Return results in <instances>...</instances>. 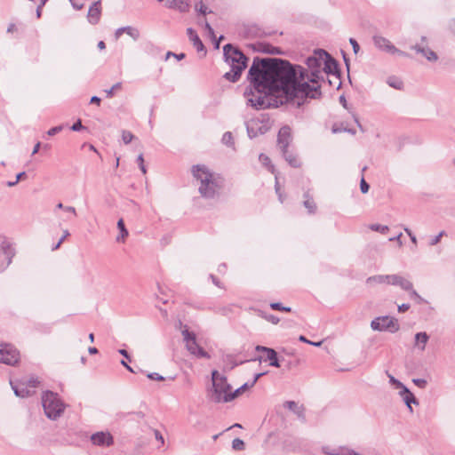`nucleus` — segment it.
Returning <instances> with one entry per match:
<instances>
[{"instance_id":"nucleus-1","label":"nucleus","mask_w":455,"mask_h":455,"mask_svg":"<svg viewBox=\"0 0 455 455\" xmlns=\"http://www.w3.org/2000/svg\"><path fill=\"white\" fill-rule=\"evenodd\" d=\"M305 75L301 66L286 60L255 57L247 75L250 87L243 93L247 104L255 109L276 108L283 100L273 99L275 93H282L285 102L297 104L298 95L307 94V89L311 91L307 83L298 81V77L304 78Z\"/></svg>"},{"instance_id":"nucleus-2","label":"nucleus","mask_w":455,"mask_h":455,"mask_svg":"<svg viewBox=\"0 0 455 455\" xmlns=\"http://www.w3.org/2000/svg\"><path fill=\"white\" fill-rule=\"evenodd\" d=\"M326 56V51L323 49H317L314 52L313 55L309 56L306 60L307 68L304 78L298 77L299 83H307L310 92L307 94L301 93L298 95L297 105L300 107L304 100L309 99H318L321 96V85L320 82L323 81V76L322 74L323 59ZM303 68V67H301ZM307 92V89L306 90Z\"/></svg>"},{"instance_id":"nucleus-3","label":"nucleus","mask_w":455,"mask_h":455,"mask_svg":"<svg viewBox=\"0 0 455 455\" xmlns=\"http://www.w3.org/2000/svg\"><path fill=\"white\" fill-rule=\"evenodd\" d=\"M223 55L225 61L231 68V70L225 73L223 77L229 82L235 83L240 79L243 71L246 68L248 58L231 44L224 45Z\"/></svg>"},{"instance_id":"nucleus-4","label":"nucleus","mask_w":455,"mask_h":455,"mask_svg":"<svg viewBox=\"0 0 455 455\" xmlns=\"http://www.w3.org/2000/svg\"><path fill=\"white\" fill-rule=\"evenodd\" d=\"M194 177L200 182L198 190L203 197L213 198L221 188L220 178H216L205 166L195 165L192 168Z\"/></svg>"},{"instance_id":"nucleus-5","label":"nucleus","mask_w":455,"mask_h":455,"mask_svg":"<svg viewBox=\"0 0 455 455\" xmlns=\"http://www.w3.org/2000/svg\"><path fill=\"white\" fill-rule=\"evenodd\" d=\"M42 405L45 416L52 420L60 418L66 409V404L58 394L52 391H46L43 394Z\"/></svg>"},{"instance_id":"nucleus-6","label":"nucleus","mask_w":455,"mask_h":455,"mask_svg":"<svg viewBox=\"0 0 455 455\" xmlns=\"http://www.w3.org/2000/svg\"><path fill=\"white\" fill-rule=\"evenodd\" d=\"M212 389L210 392L211 400L214 403H228L225 399L231 394V386L228 383L227 378L220 375L218 371L212 373Z\"/></svg>"},{"instance_id":"nucleus-7","label":"nucleus","mask_w":455,"mask_h":455,"mask_svg":"<svg viewBox=\"0 0 455 455\" xmlns=\"http://www.w3.org/2000/svg\"><path fill=\"white\" fill-rule=\"evenodd\" d=\"M248 136L252 139L259 135L265 134L271 128L269 118L262 116L261 118H251L245 122Z\"/></svg>"},{"instance_id":"nucleus-8","label":"nucleus","mask_w":455,"mask_h":455,"mask_svg":"<svg viewBox=\"0 0 455 455\" xmlns=\"http://www.w3.org/2000/svg\"><path fill=\"white\" fill-rule=\"evenodd\" d=\"M184 341L188 350L194 355L200 358H210L209 354L201 347L196 339L194 332H190L187 328L182 331Z\"/></svg>"},{"instance_id":"nucleus-9","label":"nucleus","mask_w":455,"mask_h":455,"mask_svg":"<svg viewBox=\"0 0 455 455\" xmlns=\"http://www.w3.org/2000/svg\"><path fill=\"white\" fill-rule=\"evenodd\" d=\"M371 327L374 331L396 332L399 330V323L398 321L393 317L380 316L371 321Z\"/></svg>"},{"instance_id":"nucleus-10","label":"nucleus","mask_w":455,"mask_h":455,"mask_svg":"<svg viewBox=\"0 0 455 455\" xmlns=\"http://www.w3.org/2000/svg\"><path fill=\"white\" fill-rule=\"evenodd\" d=\"M20 353L12 345L0 344V363L14 365L19 362Z\"/></svg>"},{"instance_id":"nucleus-11","label":"nucleus","mask_w":455,"mask_h":455,"mask_svg":"<svg viewBox=\"0 0 455 455\" xmlns=\"http://www.w3.org/2000/svg\"><path fill=\"white\" fill-rule=\"evenodd\" d=\"M374 45L380 51L387 52L390 54H398L403 57H408V53L396 48L387 38L381 36H374L372 37Z\"/></svg>"},{"instance_id":"nucleus-12","label":"nucleus","mask_w":455,"mask_h":455,"mask_svg":"<svg viewBox=\"0 0 455 455\" xmlns=\"http://www.w3.org/2000/svg\"><path fill=\"white\" fill-rule=\"evenodd\" d=\"M1 251L4 255L5 261L0 262V272L4 271L12 262V259L16 254L14 244L7 239L1 243Z\"/></svg>"},{"instance_id":"nucleus-13","label":"nucleus","mask_w":455,"mask_h":455,"mask_svg":"<svg viewBox=\"0 0 455 455\" xmlns=\"http://www.w3.org/2000/svg\"><path fill=\"white\" fill-rule=\"evenodd\" d=\"M255 350L257 352L266 353V358H263L262 356H258L254 359H251V361H259V362L269 361L270 366H274V367H277V368L280 367L279 360L277 358V353L275 352V349L258 345V346H256Z\"/></svg>"},{"instance_id":"nucleus-14","label":"nucleus","mask_w":455,"mask_h":455,"mask_svg":"<svg viewBox=\"0 0 455 455\" xmlns=\"http://www.w3.org/2000/svg\"><path fill=\"white\" fill-rule=\"evenodd\" d=\"M92 443L99 447H110L114 444V436L108 431H99L90 437Z\"/></svg>"},{"instance_id":"nucleus-15","label":"nucleus","mask_w":455,"mask_h":455,"mask_svg":"<svg viewBox=\"0 0 455 455\" xmlns=\"http://www.w3.org/2000/svg\"><path fill=\"white\" fill-rule=\"evenodd\" d=\"M322 74L327 75H337V78H339V64L337 60L332 58L327 52L326 56L323 59Z\"/></svg>"},{"instance_id":"nucleus-16","label":"nucleus","mask_w":455,"mask_h":455,"mask_svg":"<svg viewBox=\"0 0 455 455\" xmlns=\"http://www.w3.org/2000/svg\"><path fill=\"white\" fill-rule=\"evenodd\" d=\"M291 141V130L289 126H283L278 132L277 143L281 151L288 149Z\"/></svg>"},{"instance_id":"nucleus-17","label":"nucleus","mask_w":455,"mask_h":455,"mask_svg":"<svg viewBox=\"0 0 455 455\" xmlns=\"http://www.w3.org/2000/svg\"><path fill=\"white\" fill-rule=\"evenodd\" d=\"M322 451L326 455H362L361 453L350 449L347 446H339L331 448L330 446H323Z\"/></svg>"},{"instance_id":"nucleus-18","label":"nucleus","mask_w":455,"mask_h":455,"mask_svg":"<svg viewBox=\"0 0 455 455\" xmlns=\"http://www.w3.org/2000/svg\"><path fill=\"white\" fill-rule=\"evenodd\" d=\"M101 15V4L100 1L94 2L89 8L87 19L88 21L95 25L100 21Z\"/></svg>"},{"instance_id":"nucleus-19","label":"nucleus","mask_w":455,"mask_h":455,"mask_svg":"<svg viewBox=\"0 0 455 455\" xmlns=\"http://www.w3.org/2000/svg\"><path fill=\"white\" fill-rule=\"evenodd\" d=\"M252 46H253L254 51L259 52L262 53L272 54V55H279V54L283 53V52L280 48L275 47L267 43H256Z\"/></svg>"},{"instance_id":"nucleus-20","label":"nucleus","mask_w":455,"mask_h":455,"mask_svg":"<svg viewBox=\"0 0 455 455\" xmlns=\"http://www.w3.org/2000/svg\"><path fill=\"white\" fill-rule=\"evenodd\" d=\"M411 48L418 53L422 54L429 61H435L438 59L437 54L432 51L427 44H415Z\"/></svg>"},{"instance_id":"nucleus-21","label":"nucleus","mask_w":455,"mask_h":455,"mask_svg":"<svg viewBox=\"0 0 455 455\" xmlns=\"http://www.w3.org/2000/svg\"><path fill=\"white\" fill-rule=\"evenodd\" d=\"M10 384L16 396L24 398L31 396L35 393V390L29 389L24 381L20 384H15L14 382L10 381Z\"/></svg>"},{"instance_id":"nucleus-22","label":"nucleus","mask_w":455,"mask_h":455,"mask_svg":"<svg viewBox=\"0 0 455 455\" xmlns=\"http://www.w3.org/2000/svg\"><path fill=\"white\" fill-rule=\"evenodd\" d=\"M165 5L169 9H175L180 12H187L189 10L188 0H167Z\"/></svg>"},{"instance_id":"nucleus-23","label":"nucleus","mask_w":455,"mask_h":455,"mask_svg":"<svg viewBox=\"0 0 455 455\" xmlns=\"http://www.w3.org/2000/svg\"><path fill=\"white\" fill-rule=\"evenodd\" d=\"M187 34L189 40L193 43V45L195 46L196 51L198 52H204L205 53V47L203 42L201 41L200 37L198 36L197 33L192 28H188L187 29Z\"/></svg>"},{"instance_id":"nucleus-24","label":"nucleus","mask_w":455,"mask_h":455,"mask_svg":"<svg viewBox=\"0 0 455 455\" xmlns=\"http://www.w3.org/2000/svg\"><path fill=\"white\" fill-rule=\"evenodd\" d=\"M283 405L285 408L292 411L298 416V418L300 419L303 422L306 421L305 408L303 407V405H299L294 401H287L284 403Z\"/></svg>"},{"instance_id":"nucleus-25","label":"nucleus","mask_w":455,"mask_h":455,"mask_svg":"<svg viewBox=\"0 0 455 455\" xmlns=\"http://www.w3.org/2000/svg\"><path fill=\"white\" fill-rule=\"evenodd\" d=\"M124 32H127V35H129L134 40H137L140 37V32L137 28L127 26V27L119 28L116 30V33H115L116 38H119L120 36Z\"/></svg>"},{"instance_id":"nucleus-26","label":"nucleus","mask_w":455,"mask_h":455,"mask_svg":"<svg viewBox=\"0 0 455 455\" xmlns=\"http://www.w3.org/2000/svg\"><path fill=\"white\" fill-rule=\"evenodd\" d=\"M429 339V336L427 332L421 331L415 334V343L414 346L418 347L419 350L424 351L426 345Z\"/></svg>"},{"instance_id":"nucleus-27","label":"nucleus","mask_w":455,"mask_h":455,"mask_svg":"<svg viewBox=\"0 0 455 455\" xmlns=\"http://www.w3.org/2000/svg\"><path fill=\"white\" fill-rule=\"evenodd\" d=\"M284 159L289 163V164L292 167H299L300 165L299 160L297 156L291 152L289 149H284L282 151Z\"/></svg>"},{"instance_id":"nucleus-28","label":"nucleus","mask_w":455,"mask_h":455,"mask_svg":"<svg viewBox=\"0 0 455 455\" xmlns=\"http://www.w3.org/2000/svg\"><path fill=\"white\" fill-rule=\"evenodd\" d=\"M117 228L120 231V235L116 236V242L124 243L126 237L129 235V232L125 228L124 221L123 219H120L117 221Z\"/></svg>"},{"instance_id":"nucleus-29","label":"nucleus","mask_w":455,"mask_h":455,"mask_svg":"<svg viewBox=\"0 0 455 455\" xmlns=\"http://www.w3.org/2000/svg\"><path fill=\"white\" fill-rule=\"evenodd\" d=\"M367 283H388V275H377L373 276H370L366 280Z\"/></svg>"},{"instance_id":"nucleus-30","label":"nucleus","mask_w":455,"mask_h":455,"mask_svg":"<svg viewBox=\"0 0 455 455\" xmlns=\"http://www.w3.org/2000/svg\"><path fill=\"white\" fill-rule=\"evenodd\" d=\"M251 387L250 386L249 383H244L243 385H242L240 387H238L237 389H235L234 392L231 391V394L228 397V399H225L226 401H232L234 400L235 398H236L238 395H240L243 392H244L245 390L251 388Z\"/></svg>"},{"instance_id":"nucleus-31","label":"nucleus","mask_w":455,"mask_h":455,"mask_svg":"<svg viewBox=\"0 0 455 455\" xmlns=\"http://www.w3.org/2000/svg\"><path fill=\"white\" fill-rule=\"evenodd\" d=\"M304 206L307 209L309 213H314L316 209L314 200L309 196L307 192L304 194Z\"/></svg>"},{"instance_id":"nucleus-32","label":"nucleus","mask_w":455,"mask_h":455,"mask_svg":"<svg viewBox=\"0 0 455 455\" xmlns=\"http://www.w3.org/2000/svg\"><path fill=\"white\" fill-rule=\"evenodd\" d=\"M387 83L390 87L395 88L396 90H401L403 89V81L395 76L388 77Z\"/></svg>"},{"instance_id":"nucleus-33","label":"nucleus","mask_w":455,"mask_h":455,"mask_svg":"<svg viewBox=\"0 0 455 455\" xmlns=\"http://www.w3.org/2000/svg\"><path fill=\"white\" fill-rule=\"evenodd\" d=\"M406 406L409 408L410 411L412 412L411 403L418 404V401L415 398L414 395L411 392L408 395L402 397Z\"/></svg>"},{"instance_id":"nucleus-34","label":"nucleus","mask_w":455,"mask_h":455,"mask_svg":"<svg viewBox=\"0 0 455 455\" xmlns=\"http://www.w3.org/2000/svg\"><path fill=\"white\" fill-rule=\"evenodd\" d=\"M259 161L262 163V164H264L265 166L267 167V169L272 172V173H275V167L274 165L271 164V161H270V158L264 155V154H260L259 156Z\"/></svg>"},{"instance_id":"nucleus-35","label":"nucleus","mask_w":455,"mask_h":455,"mask_svg":"<svg viewBox=\"0 0 455 455\" xmlns=\"http://www.w3.org/2000/svg\"><path fill=\"white\" fill-rule=\"evenodd\" d=\"M398 286L408 292L413 288L412 283L403 276L400 278Z\"/></svg>"},{"instance_id":"nucleus-36","label":"nucleus","mask_w":455,"mask_h":455,"mask_svg":"<svg viewBox=\"0 0 455 455\" xmlns=\"http://www.w3.org/2000/svg\"><path fill=\"white\" fill-rule=\"evenodd\" d=\"M409 296L417 304H423L426 300L413 288L409 291Z\"/></svg>"},{"instance_id":"nucleus-37","label":"nucleus","mask_w":455,"mask_h":455,"mask_svg":"<svg viewBox=\"0 0 455 455\" xmlns=\"http://www.w3.org/2000/svg\"><path fill=\"white\" fill-rule=\"evenodd\" d=\"M244 446V442L239 438H235L232 442V448L235 451H243Z\"/></svg>"},{"instance_id":"nucleus-38","label":"nucleus","mask_w":455,"mask_h":455,"mask_svg":"<svg viewBox=\"0 0 455 455\" xmlns=\"http://www.w3.org/2000/svg\"><path fill=\"white\" fill-rule=\"evenodd\" d=\"M270 307L273 310H278V311H284V312H291V308L289 307H284L279 302H273L270 304Z\"/></svg>"},{"instance_id":"nucleus-39","label":"nucleus","mask_w":455,"mask_h":455,"mask_svg":"<svg viewBox=\"0 0 455 455\" xmlns=\"http://www.w3.org/2000/svg\"><path fill=\"white\" fill-rule=\"evenodd\" d=\"M133 138L134 136L131 132L125 130L122 132V140L124 144H129Z\"/></svg>"},{"instance_id":"nucleus-40","label":"nucleus","mask_w":455,"mask_h":455,"mask_svg":"<svg viewBox=\"0 0 455 455\" xmlns=\"http://www.w3.org/2000/svg\"><path fill=\"white\" fill-rule=\"evenodd\" d=\"M122 84L116 83L110 89L106 90V94L108 98H112L114 96V92L119 89H121Z\"/></svg>"},{"instance_id":"nucleus-41","label":"nucleus","mask_w":455,"mask_h":455,"mask_svg":"<svg viewBox=\"0 0 455 455\" xmlns=\"http://www.w3.org/2000/svg\"><path fill=\"white\" fill-rule=\"evenodd\" d=\"M56 208L63 210V211L68 212H71L74 216H76V208L73 207V206H64L62 203H59L56 205Z\"/></svg>"},{"instance_id":"nucleus-42","label":"nucleus","mask_w":455,"mask_h":455,"mask_svg":"<svg viewBox=\"0 0 455 455\" xmlns=\"http://www.w3.org/2000/svg\"><path fill=\"white\" fill-rule=\"evenodd\" d=\"M401 276L399 275H388L387 284L398 286Z\"/></svg>"},{"instance_id":"nucleus-43","label":"nucleus","mask_w":455,"mask_h":455,"mask_svg":"<svg viewBox=\"0 0 455 455\" xmlns=\"http://www.w3.org/2000/svg\"><path fill=\"white\" fill-rule=\"evenodd\" d=\"M24 382H25L26 386L29 389H32V390H34L37 387V385L39 384V381L36 378H30L29 379H27Z\"/></svg>"},{"instance_id":"nucleus-44","label":"nucleus","mask_w":455,"mask_h":455,"mask_svg":"<svg viewBox=\"0 0 455 455\" xmlns=\"http://www.w3.org/2000/svg\"><path fill=\"white\" fill-rule=\"evenodd\" d=\"M371 229L374 230V231L380 232L382 234H385V233H387L388 231V227L387 226H382V225H379V224H372L371 226Z\"/></svg>"},{"instance_id":"nucleus-45","label":"nucleus","mask_w":455,"mask_h":455,"mask_svg":"<svg viewBox=\"0 0 455 455\" xmlns=\"http://www.w3.org/2000/svg\"><path fill=\"white\" fill-rule=\"evenodd\" d=\"M222 142L228 146L233 144V137H232V133L230 132H227L223 134Z\"/></svg>"},{"instance_id":"nucleus-46","label":"nucleus","mask_w":455,"mask_h":455,"mask_svg":"<svg viewBox=\"0 0 455 455\" xmlns=\"http://www.w3.org/2000/svg\"><path fill=\"white\" fill-rule=\"evenodd\" d=\"M445 235V231H441L437 235L431 238L429 244L431 246L436 245L438 243H440L441 238Z\"/></svg>"},{"instance_id":"nucleus-47","label":"nucleus","mask_w":455,"mask_h":455,"mask_svg":"<svg viewBox=\"0 0 455 455\" xmlns=\"http://www.w3.org/2000/svg\"><path fill=\"white\" fill-rule=\"evenodd\" d=\"M204 27L205 30L208 32L209 36L212 39H215L216 36H215L214 30L207 20H204Z\"/></svg>"},{"instance_id":"nucleus-48","label":"nucleus","mask_w":455,"mask_h":455,"mask_svg":"<svg viewBox=\"0 0 455 455\" xmlns=\"http://www.w3.org/2000/svg\"><path fill=\"white\" fill-rule=\"evenodd\" d=\"M171 56L176 58L178 60H181L186 57L185 53L182 52L178 54L172 52H168L165 55V60H168Z\"/></svg>"},{"instance_id":"nucleus-49","label":"nucleus","mask_w":455,"mask_h":455,"mask_svg":"<svg viewBox=\"0 0 455 455\" xmlns=\"http://www.w3.org/2000/svg\"><path fill=\"white\" fill-rule=\"evenodd\" d=\"M86 127H84L83 124H82V122L80 119H78L76 123L73 124V125L71 126V130L74 131V132H79L81 130H85Z\"/></svg>"},{"instance_id":"nucleus-50","label":"nucleus","mask_w":455,"mask_h":455,"mask_svg":"<svg viewBox=\"0 0 455 455\" xmlns=\"http://www.w3.org/2000/svg\"><path fill=\"white\" fill-rule=\"evenodd\" d=\"M137 163L139 164V167L140 169V171L142 172V173H146L147 172V170H146V166L144 164V158H143V155L140 154L138 158H137Z\"/></svg>"},{"instance_id":"nucleus-51","label":"nucleus","mask_w":455,"mask_h":455,"mask_svg":"<svg viewBox=\"0 0 455 455\" xmlns=\"http://www.w3.org/2000/svg\"><path fill=\"white\" fill-rule=\"evenodd\" d=\"M360 189L363 194H365L370 189V185L365 181L364 178L363 177L360 181Z\"/></svg>"},{"instance_id":"nucleus-52","label":"nucleus","mask_w":455,"mask_h":455,"mask_svg":"<svg viewBox=\"0 0 455 455\" xmlns=\"http://www.w3.org/2000/svg\"><path fill=\"white\" fill-rule=\"evenodd\" d=\"M412 381L419 388H425L427 385V380L424 379H413Z\"/></svg>"},{"instance_id":"nucleus-53","label":"nucleus","mask_w":455,"mask_h":455,"mask_svg":"<svg viewBox=\"0 0 455 455\" xmlns=\"http://www.w3.org/2000/svg\"><path fill=\"white\" fill-rule=\"evenodd\" d=\"M63 125H58V126H54L52 128H51L48 132H47V134L49 136H53L57 133H59L60 132H61L63 130Z\"/></svg>"},{"instance_id":"nucleus-54","label":"nucleus","mask_w":455,"mask_h":455,"mask_svg":"<svg viewBox=\"0 0 455 455\" xmlns=\"http://www.w3.org/2000/svg\"><path fill=\"white\" fill-rule=\"evenodd\" d=\"M389 378V382L391 385H393L395 388H398L399 387H402V382L398 379H396L394 376L387 374Z\"/></svg>"},{"instance_id":"nucleus-55","label":"nucleus","mask_w":455,"mask_h":455,"mask_svg":"<svg viewBox=\"0 0 455 455\" xmlns=\"http://www.w3.org/2000/svg\"><path fill=\"white\" fill-rule=\"evenodd\" d=\"M69 1L74 9L82 10L84 8V3H82L80 0H69Z\"/></svg>"},{"instance_id":"nucleus-56","label":"nucleus","mask_w":455,"mask_h":455,"mask_svg":"<svg viewBox=\"0 0 455 455\" xmlns=\"http://www.w3.org/2000/svg\"><path fill=\"white\" fill-rule=\"evenodd\" d=\"M148 378L152 380H158V381H162L164 379V378L162 375H160L156 372L148 373Z\"/></svg>"},{"instance_id":"nucleus-57","label":"nucleus","mask_w":455,"mask_h":455,"mask_svg":"<svg viewBox=\"0 0 455 455\" xmlns=\"http://www.w3.org/2000/svg\"><path fill=\"white\" fill-rule=\"evenodd\" d=\"M349 43L351 44L352 47H353V51L356 54L359 50H360V46H359V44L357 43V41L354 38H350L349 39Z\"/></svg>"},{"instance_id":"nucleus-58","label":"nucleus","mask_w":455,"mask_h":455,"mask_svg":"<svg viewBox=\"0 0 455 455\" xmlns=\"http://www.w3.org/2000/svg\"><path fill=\"white\" fill-rule=\"evenodd\" d=\"M275 192L276 194L278 195V197H279V200L281 203L283 202V195L281 193V188L279 187V183H278V180H277V176H275Z\"/></svg>"},{"instance_id":"nucleus-59","label":"nucleus","mask_w":455,"mask_h":455,"mask_svg":"<svg viewBox=\"0 0 455 455\" xmlns=\"http://www.w3.org/2000/svg\"><path fill=\"white\" fill-rule=\"evenodd\" d=\"M397 389H400L399 395H401V397L411 393V391L408 389V387H405L403 384H402V387H399Z\"/></svg>"},{"instance_id":"nucleus-60","label":"nucleus","mask_w":455,"mask_h":455,"mask_svg":"<svg viewBox=\"0 0 455 455\" xmlns=\"http://www.w3.org/2000/svg\"><path fill=\"white\" fill-rule=\"evenodd\" d=\"M266 374H267V372H260V373H257V374H255V375H254V378H253V379H252V381H251V383H249V384H250V386L252 387L256 384V382H257V381H258V380H259L262 376H264V375H266Z\"/></svg>"},{"instance_id":"nucleus-61","label":"nucleus","mask_w":455,"mask_h":455,"mask_svg":"<svg viewBox=\"0 0 455 455\" xmlns=\"http://www.w3.org/2000/svg\"><path fill=\"white\" fill-rule=\"evenodd\" d=\"M228 360H229V361H230V363H232V366H231V368H232V369H233L234 367H235V366H238V365H240V364H243V363H245V362H249V361H250V360H245V361H239V362H237V361H234V360H233V357H231V356H230V357H228Z\"/></svg>"},{"instance_id":"nucleus-62","label":"nucleus","mask_w":455,"mask_h":455,"mask_svg":"<svg viewBox=\"0 0 455 455\" xmlns=\"http://www.w3.org/2000/svg\"><path fill=\"white\" fill-rule=\"evenodd\" d=\"M409 308H410V304H407V303H403V304L398 306V311L400 313H404L407 310H409Z\"/></svg>"},{"instance_id":"nucleus-63","label":"nucleus","mask_w":455,"mask_h":455,"mask_svg":"<svg viewBox=\"0 0 455 455\" xmlns=\"http://www.w3.org/2000/svg\"><path fill=\"white\" fill-rule=\"evenodd\" d=\"M198 12L203 15H205L207 12H209L207 7L202 2L200 3Z\"/></svg>"},{"instance_id":"nucleus-64","label":"nucleus","mask_w":455,"mask_h":455,"mask_svg":"<svg viewBox=\"0 0 455 455\" xmlns=\"http://www.w3.org/2000/svg\"><path fill=\"white\" fill-rule=\"evenodd\" d=\"M100 102H101L100 98H99V97H97V96H92V97L91 98V100H90V103H91V104H96V105H98V106L100 104Z\"/></svg>"}]
</instances>
